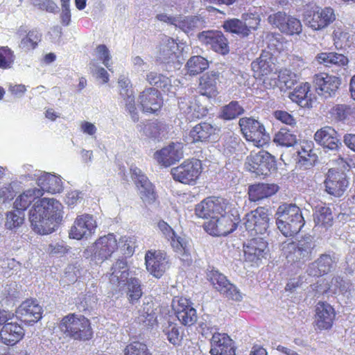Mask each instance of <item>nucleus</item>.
<instances>
[{
  "instance_id": "nucleus-1",
  "label": "nucleus",
  "mask_w": 355,
  "mask_h": 355,
  "mask_svg": "<svg viewBox=\"0 0 355 355\" xmlns=\"http://www.w3.org/2000/svg\"><path fill=\"white\" fill-rule=\"evenodd\" d=\"M62 218V205L54 198H42L35 202L29 211L33 230L42 235L54 232Z\"/></svg>"
},
{
  "instance_id": "nucleus-2",
  "label": "nucleus",
  "mask_w": 355,
  "mask_h": 355,
  "mask_svg": "<svg viewBox=\"0 0 355 355\" xmlns=\"http://www.w3.org/2000/svg\"><path fill=\"white\" fill-rule=\"evenodd\" d=\"M275 215L277 227L285 236H293L297 234L304 225L302 211L295 204L279 205Z\"/></svg>"
},
{
  "instance_id": "nucleus-3",
  "label": "nucleus",
  "mask_w": 355,
  "mask_h": 355,
  "mask_svg": "<svg viewBox=\"0 0 355 355\" xmlns=\"http://www.w3.org/2000/svg\"><path fill=\"white\" fill-rule=\"evenodd\" d=\"M60 328L67 336L74 340H88L93 335L89 320L82 315L70 313L64 316Z\"/></svg>"
},
{
  "instance_id": "nucleus-4",
  "label": "nucleus",
  "mask_w": 355,
  "mask_h": 355,
  "mask_svg": "<svg viewBox=\"0 0 355 355\" xmlns=\"http://www.w3.org/2000/svg\"><path fill=\"white\" fill-rule=\"evenodd\" d=\"M239 222L238 211L232 207L230 211H225L223 214L206 222L204 228L211 235L226 236L236 230Z\"/></svg>"
},
{
  "instance_id": "nucleus-5",
  "label": "nucleus",
  "mask_w": 355,
  "mask_h": 355,
  "mask_svg": "<svg viewBox=\"0 0 355 355\" xmlns=\"http://www.w3.org/2000/svg\"><path fill=\"white\" fill-rule=\"evenodd\" d=\"M314 247L312 239L307 237L297 242L284 243L282 251L288 262H304L311 259Z\"/></svg>"
},
{
  "instance_id": "nucleus-6",
  "label": "nucleus",
  "mask_w": 355,
  "mask_h": 355,
  "mask_svg": "<svg viewBox=\"0 0 355 355\" xmlns=\"http://www.w3.org/2000/svg\"><path fill=\"white\" fill-rule=\"evenodd\" d=\"M239 125L245 139L258 148L263 146L270 139L269 135L259 121L252 118H241Z\"/></svg>"
},
{
  "instance_id": "nucleus-7",
  "label": "nucleus",
  "mask_w": 355,
  "mask_h": 355,
  "mask_svg": "<svg viewBox=\"0 0 355 355\" xmlns=\"http://www.w3.org/2000/svg\"><path fill=\"white\" fill-rule=\"evenodd\" d=\"M233 205L228 200L219 197H209L196 206L195 212L198 217L214 219L225 211H230Z\"/></svg>"
},
{
  "instance_id": "nucleus-8",
  "label": "nucleus",
  "mask_w": 355,
  "mask_h": 355,
  "mask_svg": "<svg viewBox=\"0 0 355 355\" xmlns=\"http://www.w3.org/2000/svg\"><path fill=\"white\" fill-rule=\"evenodd\" d=\"M202 172V165L196 159H187L177 167L171 169L173 179L184 184H196Z\"/></svg>"
},
{
  "instance_id": "nucleus-9",
  "label": "nucleus",
  "mask_w": 355,
  "mask_h": 355,
  "mask_svg": "<svg viewBox=\"0 0 355 355\" xmlns=\"http://www.w3.org/2000/svg\"><path fill=\"white\" fill-rule=\"evenodd\" d=\"M336 19L334 10L331 7H316L313 11L304 14L306 26L313 31H322L328 27Z\"/></svg>"
},
{
  "instance_id": "nucleus-10",
  "label": "nucleus",
  "mask_w": 355,
  "mask_h": 355,
  "mask_svg": "<svg viewBox=\"0 0 355 355\" xmlns=\"http://www.w3.org/2000/svg\"><path fill=\"white\" fill-rule=\"evenodd\" d=\"M246 168L257 175H267L275 168V159L268 152H252L247 157Z\"/></svg>"
},
{
  "instance_id": "nucleus-11",
  "label": "nucleus",
  "mask_w": 355,
  "mask_h": 355,
  "mask_svg": "<svg viewBox=\"0 0 355 355\" xmlns=\"http://www.w3.org/2000/svg\"><path fill=\"white\" fill-rule=\"evenodd\" d=\"M268 21L286 35H299L302 31L301 21L284 12H277L269 15Z\"/></svg>"
},
{
  "instance_id": "nucleus-12",
  "label": "nucleus",
  "mask_w": 355,
  "mask_h": 355,
  "mask_svg": "<svg viewBox=\"0 0 355 355\" xmlns=\"http://www.w3.org/2000/svg\"><path fill=\"white\" fill-rule=\"evenodd\" d=\"M118 248L117 240L113 234L100 237L91 247L94 260L103 262L108 259Z\"/></svg>"
},
{
  "instance_id": "nucleus-13",
  "label": "nucleus",
  "mask_w": 355,
  "mask_h": 355,
  "mask_svg": "<svg viewBox=\"0 0 355 355\" xmlns=\"http://www.w3.org/2000/svg\"><path fill=\"white\" fill-rule=\"evenodd\" d=\"M96 227V222L93 216L87 214H81L75 219L69 236L77 240L87 239L94 233Z\"/></svg>"
},
{
  "instance_id": "nucleus-14",
  "label": "nucleus",
  "mask_w": 355,
  "mask_h": 355,
  "mask_svg": "<svg viewBox=\"0 0 355 355\" xmlns=\"http://www.w3.org/2000/svg\"><path fill=\"white\" fill-rule=\"evenodd\" d=\"M198 38L200 42L219 54L225 55L230 52L229 42L221 31H202L198 35Z\"/></svg>"
},
{
  "instance_id": "nucleus-15",
  "label": "nucleus",
  "mask_w": 355,
  "mask_h": 355,
  "mask_svg": "<svg viewBox=\"0 0 355 355\" xmlns=\"http://www.w3.org/2000/svg\"><path fill=\"white\" fill-rule=\"evenodd\" d=\"M200 328L202 336L210 341V352H213L214 344L221 350L235 348L234 342L230 337L227 334L220 333L216 326L201 324Z\"/></svg>"
},
{
  "instance_id": "nucleus-16",
  "label": "nucleus",
  "mask_w": 355,
  "mask_h": 355,
  "mask_svg": "<svg viewBox=\"0 0 355 355\" xmlns=\"http://www.w3.org/2000/svg\"><path fill=\"white\" fill-rule=\"evenodd\" d=\"M325 191L335 197L342 196L349 186V180L345 173L331 168L324 181Z\"/></svg>"
},
{
  "instance_id": "nucleus-17",
  "label": "nucleus",
  "mask_w": 355,
  "mask_h": 355,
  "mask_svg": "<svg viewBox=\"0 0 355 355\" xmlns=\"http://www.w3.org/2000/svg\"><path fill=\"white\" fill-rule=\"evenodd\" d=\"M245 227L249 232L263 234L269 227V218L263 207H259L248 213L245 218Z\"/></svg>"
},
{
  "instance_id": "nucleus-18",
  "label": "nucleus",
  "mask_w": 355,
  "mask_h": 355,
  "mask_svg": "<svg viewBox=\"0 0 355 355\" xmlns=\"http://www.w3.org/2000/svg\"><path fill=\"white\" fill-rule=\"evenodd\" d=\"M172 306L177 318L182 324L191 326L196 322V310L187 299L176 297L173 300Z\"/></svg>"
},
{
  "instance_id": "nucleus-19",
  "label": "nucleus",
  "mask_w": 355,
  "mask_h": 355,
  "mask_svg": "<svg viewBox=\"0 0 355 355\" xmlns=\"http://www.w3.org/2000/svg\"><path fill=\"white\" fill-rule=\"evenodd\" d=\"M313 83L317 93L324 98L335 96L340 85L339 78L327 73L315 74L313 78Z\"/></svg>"
},
{
  "instance_id": "nucleus-20",
  "label": "nucleus",
  "mask_w": 355,
  "mask_h": 355,
  "mask_svg": "<svg viewBox=\"0 0 355 355\" xmlns=\"http://www.w3.org/2000/svg\"><path fill=\"white\" fill-rule=\"evenodd\" d=\"M157 227L163 235L169 241L173 250L179 256L182 257V260L189 259V248L187 241L185 238L177 236L173 230L164 221L158 223Z\"/></svg>"
},
{
  "instance_id": "nucleus-21",
  "label": "nucleus",
  "mask_w": 355,
  "mask_h": 355,
  "mask_svg": "<svg viewBox=\"0 0 355 355\" xmlns=\"http://www.w3.org/2000/svg\"><path fill=\"white\" fill-rule=\"evenodd\" d=\"M268 252V243L260 236L252 239L243 245L245 260L250 263H257L265 258Z\"/></svg>"
},
{
  "instance_id": "nucleus-22",
  "label": "nucleus",
  "mask_w": 355,
  "mask_h": 355,
  "mask_svg": "<svg viewBox=\"0 0 355 355\" xmlns=\"http://www.w3.org/2000/svg\"><path fill=\"white\" fill-rule=\"evenodd\" d=\"M182 149L183 144L182 143H171L156 151L154 154V158L162 166L168 167L182 158Z\"/></svg>"
},
{
  "instance_id": "nucleus-23",
  "label": "nucleus",
  "mask_w": 355,
  "mask_h": 355,
  "mask_svg": "<svg viewBox=\"0 0 355 355\" xmlns=\"http://www.w3.org/2000/svg\"><path fill=\"white\" fill-rule=\"evenodd\" d=\"M130 170L132 178L138 188L141 200L146 204L153 203L156 198L153 184L139 168L135 167Z\"/></svg>"
},
{
  "instance_id": "nucleus-24",
  "label": "nucleus",
  "mask_w": 355,
  "mask_h": 355,
  "mask_svg": "<svg viewBox=\"0 0 355 355\" xmlns=\"http://www.w3.org/2000/svg\"><path fill=\"white\" fill-rule=\"evenodd\" d=\"M146 269L154 277L159 278L168 268L166 254L160 251H148L145 256Z\"/></svg>"
},
{
  "instance_id": "nucleus-25",
  "label": "nucleus",
  "mask_w": 355,
  "mask_h": 355,
  "mask_svg": "<svg viewBox=\"0 0 355 355\" xmlns=\"http://www.w3.org/2000/svg\"><path fill=\"white\" fill-rule=\"evenodd\" d=\"M138 101L143 112L155 113L160 110L163 100L157 89L153 87L146 88L139 96Z\"/></svg>"
},
{
  "instance_id": "nucleus-26",
  "label": "nucleus",
  "mask_w": 355,
  "mask_h": 355,
  "mask_svg": "<svg viewBox=\"0 0 355 355\" xmlns=\"http://www.w3.org/2000/svg\"><path fill=\"white\" fill-rule=\"evenodd\" d=\"M336 317L334 309L328 303L320 302L315 308V324L320 330L329 329Z\"/></svg>"
},
{
  "instance_id": "nucleus-27",
  "label": "nucleus",
  "mask_w": 355,
  "mask_h": 355,
  "mask_svg": "<svg viewBox=\"0 0 355 355\" xmlns=\"http://www.w3.org/2000/svg\"><path fill=\"white\" fill-rule=\"evenodd\" d=\"M42 308L34 300H27L18 307L17 316L21 320L27 322H36L42 318Z\"/></svg>"
},
{
  "instance_id": "nucleus-28",
  "label": "nucleus",
  "mask_w": 355,
  "mask_h": 355,
  "mask_svg": "<svg viewBox=\"0 0 355 355\" xmlns=\"http://www.w3.org/2000/svg\"><path fill=\"white\" fill-rule=\"evenodd\" d=\"M315 141L324 148L334 150L342 146L337 132L330 126H325L318 130L315 135Z\"/></svg>"
},
{
  "instance_id": "nucleus-29",
  "label": "nucleus",
  "mask_w": 355,
  "mask_h": 355,
  "mask_svg": "<svg viewBox=\"0 0 355 355\" xmlns=\"http://www.w3.org/2000/svg\"><path fill=\"white\" fill-rule=\"evenodd\" d=\"M178 44L171 37H166L161 44L157 55V60L164 63H179L180 55Z\"/></svg>"
},
{
  "instance_id": "nucleus-30",
  "label": "nucleus",
  "mask_w": 355,
  "mask_h": 355,
  "mask_svg": "<svg viewBox=\"0 0 355 355\" xmlns=\"http://www.w3.org/2000/svg\"><path fill=\"white\" fill-rule=\"evenodd\" d=\"M24 336L23 327L17 322L4 324L0 330V340L6 345L13 346Z\"/></svg>"
},
{
  "instance_id": "nucleus-31",
  "label": "nucleus",
  "mask_w": 355,
  "mask_h": 355,
  "mask_svg": "<svg viewBox=\"0 0 355 355\" xmlns=\"http://www.w3.org/2000/svg\"><path fill=\"white\" fill-rule=\"evenodd\" d=\"M34 175L37 177V183L42 194L44 191L57 193L62 191V182L60 177L46 172H40Z\"/></svg>"
},
{
  "instance_id": "nucleus-32",
  "label": "nucleus",
  "mask_w": 355,
  "mask_h": 355,
  "mask_svg": "<svg viewBox=\"0 0 355 355\" xmlns=\"http://www.w3.org/2000/svg\"><path fill=\"white\" fill-rule=\"evenodd\" d=\"M275 58L268 51H263L251 64L252 69L257 76L270 74L275 69Z\"/></svg>"
},
{
  "instance_id": "nucleus-33",
  "label": "nucleus",
  "mask_w": 355,
  "mask_h": 355,
  "mask_svg": "<svg viewBox=\"0 0 355 355\" xmlns=\"http://www.w3.org/2000/svg\"><path fill=\"white\" fill-rule=\"evenodd\" d=\"M279 187L275 184L259 183L249 186V200L252 202H259L275 194Z\"/></svg>"
},
{
  "instance_id": "nucleus-34",
  "label": "nucleus",
  "mask_w": 355,
  "mask_h": 355,
  "mask_svg": "<svg viewBox=\"0 0 355 355\" xmlns=\"http://www.w3.org/2000/svg\"><path fill=\"white\" fill-rule=\"evenodd\" d=\"M220 129L209 123H200L195 125L190 131L189 135L193 141H206L216 139Z\"/></svg>"
},
{
  "instance_id": "nucleus-35",
  "label": "nucleus",
  "mask_w": 355,
  "mask_h": 355,
  "mask_svg": "<svg viewBox=\"0 0 355 355\" xmlns=\"http://www.w3.org/2000/svg\"><path fill=\"white\" fill-rule=\"evenodd\" d=\"M110 275V282L118 288L121 289L125 285V282L128 279L129 272L127 263L124 259H118L111 268Z\"/></svg>"
},
{
  "instance_id": "nucleus-36",
  "label": "nucleus",
  "mask_w": 355,
  "mask_h": 355,
  "mask_svg": "<svg viewBox=\"0 0 355 355\" xmlns=\"http://www.w3.org/2000/svg\"><path fill=\"white\" fill-rule=\"evenodd\" d=\"M17 35L21 39L19 46L24 51L35 49L41 40V34L37 31H28L25 26H20Z\"/></svg>"
},
{
  "instance_id": "nucleus-37",
  "label": "nucleus",
  "mask_w": 355,
  "mask_h": 355,
  "mask_svg": "<svg viewBox=\"0 0 355 355\" xmlns=\"http://www.w3.org/2000/svg\"><path fill=\"white\" fill-rule=\"evenodd\" d=\"M137 129L139 132L148 138L162 139L168 133V126L163 122L158 121H149L144 124L137 125Z\"/></svg>"
},
{
  "instance_id": "nucleus-38",
  "label": "nucleus",
  "mask_w": 355,
  "mask_h": 355,
  "mask_svg": "<svg viewBox=\"0 0 355 355\" xmlns=\"http://www.w3.org/2000/svg\"><path fill=\"white\" fill-rule=\"evenodd\" d=\"M219 73L218 72H208L202 76L199 82V92L208 98L215 97L218 94L217 83Z\"/></svg>"
},
{
  "instance_id": "nucleus-39",
  "label": "nucleus",
  "mask_w": 355,
  "mask_h": 355,
  "mask_svg": "<svg viewBox=\"0 0 355 355\" xmlns=\"http://www.w3.org/2000/svg\"><path fill=\"white\" fill-rule=\"evenodd\" d=\"M333 260L329 254H322L315 261L310 263L306 270L309 275L320 277L328 273L332 267Z\"/></svg>"
},
{
  "instance_id": "nucleus-40",
  "label": "nucleus",
  "mask_w": 355,
  "mask_h": 355,
  "mask_svg": "<svg viewBox=\"0 0 355 355\" xmlns=\"http://www.w3.org/2000/svg\"><path fill=\"white\" fill-rule=\"evenodd\" d=\"M312 94L310 93V85L308 83H301L289 94L291 100L302 107H312Z\"/></svg>"
},
{
  "instance_id": "nucleus-41",
  "label": "nucleus",
  "mask_w": 355,
  "mask_h": 355,
  "mask_svg": "<svg viewBox=\"0 0 355 355\" xmlns=\"http://www.w3.org/2000/svg\"><path fill=\"white\" fill-rule=\"evenodd\" d=\"M204 19L199 16H178L177 28L187 35H192L196 31L205 26Z\"/></svg>"
},
{
  "instance_id": "nucleus-42",
  "label": "nucleus",
  "mask_w": 355,
  "mask_h": 355,
  "mask_svg": "<svg viewBox=\"0 0 355 355\" xmlns=\"http://www.w3.org/2000/svg\"><path fill=\"white\" fill-rule=\"evenodd\" d=\"M313 220L316 226L322 227L326 229L331 227L334 217L331 208L323 203L315 206L313 213Z\"/></svg>"
},
{
  "instance_id": "nucleus-43",
  "label": "nucleus",
  "mask_w": 355,
  "mask_h": 355,
  "mask_svg": "<svg viewBox=\"0 0 355 355\" xmlns=\"http://www.w3.org/2000/svg\"><path fill=\"white\" fill-rule=\"evenodd\" d=\"M42 196V193L40 189H28L17 197L14 202V207L17 210L24 212L35 199Z\"/></svg>"
},
{
  "instance_id": "nucleus-44",
  "label": "nucleus",
  "mask_w": 355,
  "mask_h": 355,
  "mask_svg": "<svg viewBox=\"0 0 355 355\" xmlns=\"http://www.w3.org/2000/svg\"><path fill=\"white\" fill-rule=\"evenodd\" d=\"M313 144L311 141H303L297 148L298 162L303 165L312 166L317 160V155L313 152Z\"/></svg>"
},
{
  "instance_id": "nucleus-45",
  "label": "nucleus",
  "mask_w": 355,
  "mask_h": 355,
  "mask_svg": "<svg viewBox=\"0 0 355 355\" xmlns=\"http://www.w3.org/2000/svg\"><path fill=\"white\" fill-rule=\"evenodd\" d=\"M223 28L226 32L236 34L241 37L248 36L250 32V28L245 23L238 19H231L223 22Z\"/></svg>"
},
{
  "instance_id": "nucleus-46",
  "label": "nucleus",
  "mask_w": 355,
  "mask_h": 355,
  "mask_svg": "<svg viewBox=\"0 0 355 355\" xmlns=\"http://www.w3.org/2000/svg\"><path fill=\"white\" fill-rule=\"evenodd\" d=\"M244 148V143L238 136L230 135L225 137L223 150L225 155L231 156L234 154H241Z\"/></svg>"
},
{
  "instance_id": "nucleus-47",
  "label": "nucleus",
  "mask_w": 355,
  "mask_h": 355,
  "mask_svg": "<svg viewBox=\"0 0 355 355\" xmlns=\"http://www.w3.org/2000/svg\"><path fill=\"white\" fill-rule=\"evenodd\" d=\"M186 67L188 73L196 76L207 69L209 67V62L203 57L196 55L191 57L187 61Z\"/></svg>"
},
{
  "instance_id": "nucleus-48",
  "label": "nucleus",
  "mask_w": 355,
  "mask_h": 355,
  "mask_svg": "<svg viewBox=\"0 0 355 355\" xmlns=\"http://www.w3.org/2000/svg\"><path fill=\"white\" fill-rule=\"evenodd\" d=\"M127 285V296L131 304L137 302L142 296L141 282L137 278H130L125 282Z\"/></svg>"
},
{
  "instance_id": "nucleus-49",
  "label": "nucleus",
  "mask_w": 355,
  "mask_h": 355,
  "mask_svg": "<svg viewBox=\"0 0 355 355\" xmlns=\"http://www.w3.org/2000/svg\"><path fill=\"white\" fill-rule=\"evenodd\" d=\"M137 320L146 326L152 325L155 321L154 309L152 303L144 302L138 310Z\"/></svg>"
},
{
  "instance_id": "nucleus-50",
  "label": "nucleus",
  "mask_w": 355,
  "mask_h": 355,
  "mask_svg": "<svg viewBox=\"0 0 355 355\" xmlns=\"http://www.w3.org/2000/svg\"><path fill=\"white\" fill-rule=\"evenodd\" d=\"M244 112V110L237 101H232L221 108L219 116L225 120H232Z\"/></svg>"
},
{
  "instance_id": "nucleus-51",
  "label": "nucleus",
  "mask_w": 355,
  "mask_h": 355,
  "mask_svg": "<svg viewBox=\"0 0 355 355\" xmlns=\"http://www.w3.org/2000/svg\"><path fill=\"white\" fill-rule=\"evenodd\" d=\"M273 141L277 145L282 146H292L297 142L296 135L289 130L281 128L274 137Z\"/></svg>"
},
{
  "instance_id": "nucleus-52",
  "label": "nucleus",
  "mask_w": 355,
  "mask_h": 355,
  "mask_svg": "<svg viewBox=\"0 0 355 355\" xmlns=\"http://www.w3.org/2000/svg\"><path fill=\"white\" fill-rule=\"evenodd\" d=\"M163 332L171 344L173 345H180L182 335L180 334V328L177 324L168 321L163 327Z\"/></svg>"
},
{
  "instance_id": "nucleus-53",
  "label": "nucleus",
  "mask_w": 355,
  "mask_h": 355,
  "mask_svg": "<svg viewBox=\"0 0 355 355\" xmlns=\"http://www.w3.org/2000/svg\"><path fill=\"white\" fill-rule=\"evenodd\" d=\"M180 109L185 114H191V118H200L202 114H200V107L196 102H193L190 98L182 97L178 101Z\"/></svg>"
},
{
  "instance_id": "nucleus-54",
  "label": "nucleus",
  "mask_w": 355,
  "mask_h": 355,
  "mask_svg": "<svg viewBox=\"0 0 355 355\" xmlns=\"http://www.w3.org/2000/svg\"><path fill=\"white\" fill-rule=\"evenodd\" d=\"M298 78L296 73L292 72L290 69H283L279 71L278 82L279 87L283 89H290L297 82Z\"/></svg>"
},
{
  "instance_id": "nucleus-55",
  "label": "nucleus",
  "mask_w": 355,
  "mask_h": 355,
  "mask_svg": "<svg viewBox=\"0 0 355 355\" xmlns=\"http://www.w3.org/2000/svg\"><path fill=\"white\" fill-rule=\"evenodd\" d=\"M24 221V213L15 210L6 214L5 226L8 230H14L20 227Z\"/></svg>"
},
{
  "instance_id": "nucleus-56",
  "label": "nucleus",
  "mask_w": 355,
  "mask_h": 355,
  "mask_svg": "<svg viewBox=\"0 0 355 355\" xmlns=\"http://www.w3.org/2000/svg\"><path fill=\"white\" fill-rule=\"evenodd\" d=\"M146 80L150 85L163 89H168V87L171 86V81L168 78L155 71L148 73Z\"/></svg>"
},
{
  "instance_id": "nucleus-57",
  "label": "nucleus",
  "mask_w": 355,
  "mask_h": 355,
  "mask_svg": "<svg viewBox=\"0 0 355 355\" xmlns=\"http://www.w3.org/2000/svg\"><path fill=\"white\" fill-rule=\"evenodd\" d=\"M208 279L214 288L221 293L229 284L230 282L226 277L218 270H211L207 274Z\"/></svg>"
},
{
  "instance_id": "nucleus-58",
  "label": "nucleus",
  "mask_w": 355,
  "mask_h": 355,
  "mask_svg": "<svg viewBox=\"0 0 355 355\" xmlns=\"http://www.w3.org/2000/svg\"><path fill=\"white\" fill-rule=\"evenodd\" d=\"M330 56L331 60L329 67L334 68V69H332L333 71L338 73L342 70H345L343 67L346 66L349 62L346 56L336 52H331Z\"/></svg>"
},
{
  "instance_id": "nucleus-59",
  "label": "nucleus",
  "mask_w": 355,
  "mask_h": 355,
  "mask_svg": "<svg viewBox=\"0 0 355 355\" xmlns=\"http://www.w3.org/2000/svg\"><path fill=\"white\" fill-rule=\"evenodd\" d=\"M332 113L340 121L347 119L355 113L354 107L348 105H337L332 109Z\"/></svg>"
},
{
  "instance_id": "nucleus-60",
  "label": "nucleus",
  "mask_w": 355,
  "mask_h": 355,
  "mask_svg": "<svg viewBox=\"0 0 355 355\" xmlns=\"http://www.w3.org/2000/svg\"><path fill=\"white\" fill-rule=\"evenodd\" d=\"M125 355H151L146 345L140 342H133L126 346Z\"/></svg>"
},
{
  "instance_id": "nucleus-61",
  "label": "nucleus",
  "mask_w": 355,
  "mask_h": 355,
  "mask_svg": "<svg viewBox=\"0 0 355 355\" xmlns=\"http://www.w3.org/2000/svg\"><path fill=\"white\" fill-rule=\"evenodd\" d=\"M95 55L96 58L108 69V70H112V63L110 62L112 57L108 48L105 45H98L95 49Z\"/></svg>"
},
{
  "instance_id": "nucleus-62",
  "label": "nucleus",
  "mask_w": 355,
  "mask_h": 355,
  "mask_svg": "<svg viewBox=\"0 0 355 355\" xmlns=\"http://www.w3.org/2000/svg\"><path fill=\"white\" fill-rule=\"evenodd\" d=\"M119 247L122 254L130 256L134 252L135 239L131 236H122L119 241Z\"/></svg>"
},
{
  "instance_id": "nucleus-63",
  "label": "nucleus",
  "mask_w": 355,
  "mask_h": 355,
  "mask_svg": "<svg viewBox=\"0 0 355 355\" xmlns=\"http://www.w3.org/2000/svg\"><path fill=\"white\" fill-rule=\"evenodd\" d=\"M121 98H123L125 101V110L130 115L132 120L134 122L138 121L139 114L135 106V96L133 93H131V94H128V96H121Z\"/></svg>"
},
{
  "instance_id": "nucleus-64",
  "label": "nucleus",
  "mask_w": 355,
  "mask_h": 355,
  "mask_svg": "<svg viewBox=\"0 0 355 355\" xmlns=\"http://www.w3.org/2000/svg\"><path fill=\"white\" fill-rule=\"evenodd\" d=\"M14 62V55L12 51L8 47H1L0 49V68H10Z\"/></svg>"
}]
</instances>
